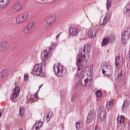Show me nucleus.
<instances>
[{
    "label": "nucleus",
    "instance_id": "20",
    "mask_svg": "<svg viewBox=\"0 0 130 130\" xmlns=\"http://www.w3.org/2000/svg\"><path fill=\"white\" fill-rule=\"evenodd\" d=\"M112 4V3L111 0H107L106 5L108 10L110 8Z\"/></svg>",
    "mask_w": 130,
    "mask_h": 130
},
{
    "label": "nucleus",
    "instance_id": "39",
    "mask_svg": "<svg viewBox=\"0 0 130 130\" xmlns=\"http://www.w3.org/2000/svg\"><path fill=\"white\" fill-rule=\"evenodd\" d=\"M41 63H43L44 66H45L46 65V63L45 60H43V61H42Z\"/></svg>",
    "mask_w": 130,
    "mask_h": 130
},
{
    "label": "nucleus",
    "instance_id": "22",
    "mask_svg": "<svg viewBox=\"0 0 130 130\" xmlns=\"http://www.w3.org/2000/svg\"><path fill=\"white\" fill-rule=\"evenodd\" d=\"M34 22L33 21L30 22L26 26L31 31L34 27Z\"/></svg>",
    "mask_w": 130,
    "mask_h": 130
},
{
    "label": "nucleus",
    "instance_id": "40",
    "mask_svg": "<svg viewBox=\"0 0 130 130\" xmlns=\"http://www.w3.org/2000/svg\"><path fill=\"white\" fill-rule=\"evenodd\" d=\"M38 91H37V92H36V93L34 94V95L35 96V98H38V96H37V95H38L37 93H38Z\"/></svg>",
    "mask_w": 130,
    "mask_h": 130
},
{
    "label": "nucleus",
    "instance_id": "48",
    "mask_svg": "<svg viewBox=\"0 0 130 130\" xmlns=\"http://www.w3.org/2000/svg\"><path fill=\"white\" fill-rule=\"evenodd\" d=\"M25 75L24 76V79H25Z\"/></svg>",
    "mask_w": 130,
    "mask_h": 130
},
{
    "label": "nucleus",
    "instance_id": "13",
    "mask_svg": "<svg viewBox=\"0 0 130 130\" xmlns=\"http://www.w3.org/2000/svg\"><path fill=\"white\" fill-rule=\"evenodd\" d=\"M10 3V0H0V8H4L8 6Z\"/></svg>",
    "mask_w": 130,
    "mask_h": 130
},
{
    "label": "nucleus",
    "instance_id": "36",
    "mask_svg": "<svg viewBox=\"0 0 130 130\" xmlns=\"http://www.w3.org/2000/svg\"><path fill=\"white\" fill-rule=\"evenodd\" d=\"M50 112L48 113L46 117V120L47 122H48L50 120V118H49V114Z\"/></svg>",
    "mask_w": 130,
    "mask_h": 130
},
{
    "label": "nucleus",
    "instance_id": "37",
    "mask_svg": "<svg viewBox=\"0 0 130 130\" xmlns=\"http://www.w3.org/2000/svg\"><path fill=\"white\" fill-rule=\"evenodd\" d=\"M88 78L84 80L85 83L86 85H87V84L88 83Z\"/></svg>",
    "mask_w": 130,
    "mask_h": 130
},
{
    "label": "nucleus",
    "instance_id": "3",
    "mask_svg": "<svg viewBox=\"0 0 130 130\" xmlns=\"http://www.w3.org/2000/svg\"><path fill=\"white\" fill-rule=\"evenodd\" d=\"M42 64L41 63L38 64L34 66L33 71V73L35 75L39 76L41 77H44L45 74L42 72Z\"/></svg>",
    "mask_w": 130,
    "mask_h": 130
},
{
    "label": "nucleus",
    "instance_id": "15",
    "mask_svg": "<svg viewBox=\"0 0 130 130\" xmlns=\"http://www.w3.org/2000/svg\"><path fill=\"white\" fill-rule=\"evenodd\" d=\"M129 104V101L128 100H125L122 106V110L123 111L126 110L128 108V105Z\"/></svg>",
    "mask_w": 130,
    "mask_h": 130
},
{
    "label": "nucleus",
    "instance_id": "4",
    "mask_svg": "<svg viewBox=\"0 0 130 130\" xmlns=\"http://www.w3.org/2000/svg\"><path fill=\"white\" fill-rule=\"evenodd\" d=\"M130 39V29L127 28L122 33L121 36V40L123 43L126 44L128 40Z\"/></svg>",
    "mask_w": 130,
    "mask_h": 130
},
{
    "label": "nucleus",
    "instance_id": "49",
    "mask_svg": "<svg viewBox=\"0 0 130 130\" xmlns=\"http://www.w3.org/2000/svg\"><path fill=\"white\" fill-rule=\"evenodd\" d=\"M35 126V125H34L33 126V127H32V128H34V126Z\"/></svg>",
    "mask_w": 130,
    "mask_h": 130
},
{
    "label": "nucleus",
    "instance_id": "50",
    "mask_svg": "<svg viewBox=\"0 0 130 130\" xmlns=\"http://www.w3.org/2000/svg\"><path fill=\"white\" fill-rule=\"evenodd\" d=\"M95 130H97V129L96 128L95 129Z\"/></svg>",
    "mask_w": 130,
    "mask_h": 130
},
{
    "label": "nucleus",
    "instance_id": "2",
    "mask_svg": "<svg viewBox=\"0 0 130 130\" xmlns=\"http://www.w3.org/2000/svg\"><path fill=\"white\" fill-rule=\"evenodd\" d=\"M56 67L57 71L56 72L55 70V68L54 65L53 67V70L56 76L61 77L63 76L66 73L67 69L63 66L61 65L60 63H58Z\"/></svg>",
    "mask_w": 130,
    "mask_h": 130
},
{
    "label": "nucleus",
    "instance_id": "32",
    "mask_svg": "<svg viewBox=\"0 0 130 130\" xmlns=\"http://www.w3.org/2000/svg\"><path fill=\"white\" fill-rule=\"evenodd\" d=\"M125 12L126 13L127 16H128V17L130 16V9L126 8Z\"/></svg>",
    "mask_w": 130,
    "mask_h": 130
},
{
    "label": "nucleus",
    "instance_id": "18",
    "mask_svg": "<svg viewBox=\"0 0 130 130\" xmlns=\"http://www.w3.org/2000/svg\"><path fill=\"white\" fill-rule=\"evenodd\" d=\"M43 124V122L42 121H39L36 122L34 124L36 127L35 128L37 130H38L42 126Z\"/></svg>",
    "mask_w": 130,
    "mask_h": 130
},
{
    "label": "nucleus",
    "instance_id": "44",
    "mask_svg": "<svg viewBox=\"0 0 130 130\" xmlns=\"http://www.w3.org/2000/svg\"><path fill=\"white\" fill-rule=\"evenodd\" d=\"M2 112L0 111V118L2 116Z\"/></svg>",
    "mask_w": 130,
    "mask_h": 130
},
{
    "label": "nucleus",
    "instance_id": "16",
    "mask_svg": "<svg viewBox=\"0 0 130 130\" xmlns=\"http://www.w3.org/2000/svg\"><path fill=\"white\" fill-rule=\"evenodd\" d=\"M88 32L89 36L92 38L96 36L97 32L96 31L94 30L93 31L91 29H90Z\"/></svg>",
    "mask_w": 130,
    "mask_h": 130
},
{
    "label": "nucleus",
    "instance_id": "8",
    "mask_svg": "<svg viewBox=\"0 0 130 130\" xmlns=\"http://www.w3.org/2000/svg\"><path fill=\"white\" fill-rule=\"evenodd\" d=\"M9 46L8 42L4 40L0 43V52L3 53L7 50Z\"/></svg>",
    "mask_w": 130,
    "mask_h": 130
},
{
    "label": "nucleus",
    "instance_id": "10",
    "mask_svg": "<svg viewBox=\"0 0 130 130\" xmlns=\"http://www.w3.org/2000/svg\"><path fill=\"white\" fill-rule=\"evenodd\" d=\"M51 52L46 48L42 52L41 55V57L42 60H46L50 56Z\"/></svg>",
    "mask_w": 130,
    "mask_h": 130
},
{
    "label": "nucleus",
    "instance_id": "42",
    "mask_svg": "<svg viewBox=\"0 0 130 130\" xmlns=\"http://www.w3.org/2000/svg\"><path fill=\"white\" fill-rule=\"evenodd\" d=\"M43 85V84H41L40 86H39V89L38 91V92L39 91L40 89L41 88V87Z\"/></svg>",
    "mask_w": 130,
    "mask_h": 130
},
{
    "label": "nucleus",
    "instance_id": "47",
    "mask_svg": "<svg viewBox=\"0 0 130 130\" xmlns=\"http://www.w3.org/2000/svg\"><path fill=\"white\" fill-rule=\"evenodd\" d=\"M41 1L42 2H44V0H41Z\"/></svg>",
    "mask_w": 130,
    "mask_h": 130
},
{
    "label": "nucleus",
    "instance_id": "17",
    "mask_svg": "<svg viewBox=\"0 0 130 130\" xmlns=\"http://www.w3.org/2000/svg\"><path fill=\"white\" fill-rule=\"evenodd\" d=\"M110 38L109 37H106L104 38L102 40V46H104L107 45L110 40Z\"/></svg>",
    "mask_w": 130,
    "mask_h": 130
},
{
    "label": "nucleus",
    "instance_id": "26",
    "mask_svg": "<svg viewBox=\"0 0 130 130\" xmlns=\"http://www.w3.org/2000/svg\"><path fill=\"white\" fill-rule=\"evenodd\" d=\"M114 103L112 102L109 101L108 103L107 102L106 107L108 108L111 107L113 106Z\"/></svg>",
    "mask_w": 130,
    "mask_h": 130
},
{
    "label": "nucleus",
    "instance_id": "11",
    "mask_svg": "<svg viewBox=\"0 0 130 130\" xmlns=\"http://www.w3.org/2000/svg\"><path fill=\"white\" fill-rule=\"evenodd\" d=\"M55 20V18L50 15L46 18L45 21L46 25L50 27L53 24Z\"/></svg>",
    "mask_w": 130,
    "mask_h": 130
},
{
    "label": "nucleus",
    "instance_id": "45",
    "mask_svg": "<svg viewBox=\"0 0 130 130\" xmlns=\"http://www.w3.org/2000/svg\"><path fill=\"white\" fill-rule=\"evenodd\" d=\"M51 115L50 116V118L53 115V113L52 112L51 113Z\"/></svg>",
    "mask_w": 130,
    "mask_h": 130
},
{
    "label": "nucleus",
    "instance_id": "51",
    "mask_svg": "<svg viewBox=\"0 0 130 130\" xmlns=\"http://www.w3.org/2000/svg\"><path fill=\"white\" fill-rule=\"evenodd\" d=\"M27 77H26V80H27Z\"/></svg>",
    "mask_w": 130,
    "mask_h": 130
},
{
    "label": "nucleus",
    "instance_id": "25",
    "mask_svg": "<svg viewBox=\"0 0 130 130\" xmlns=\"http://www.w3.org/2000/svg\"><path fill=\"white\" fill-rule=\"evenodd\" d=\"M95 93L96 96L98 97H101L102 96V92L99 90L96 91Z\"/></svg>",
    "mask_w": 130,
    "mask_h": 130
},
{
    "label": "nucleus",
    "instance_id": "43",
    "mask_svg": "<svg viewBox=\"0 0 130 130\" xmlns=\"http://www.w3.org/2000/svg\"><path fill=\"white\" fill-rule=\"evenodd\" d=\"M105 72H106L105 70H102V73L103 74H104L105 73Z\"/></svg>",
    "mask_w": 130,
    "mask_h": 130
},
{
    "label": "nucleus",
    "instance_id": "6",
    "mask_svg": "<svg viewBox=\"0 0 130 130\" xmlns=\"http://www.w3.org/2000/svg\"><path fill=\"white\" fill-rule=\"evenodd\" d=\"M20 91V88L19 87L16 86L15 88L10 96V99L12 101L14 102H16L17 101L16 98L19 95Z\"/></svg>",
    "mask_w": 130,
    "mask_h": 130
},
{
    "label": "nucleus",
    "instance_id": "21",
    "mask_svg": "<svg viewBox=\"0 0 130 130\" xmlns=\"http://www.w3.org/2000/svg\"><path fill=\"white\" fill-rule=\"evenodd\" d=\"M106 69L107 70L106 72L112 74L113 69L112 66L111 65H106Z\"/></svg>",
    "mask_w": 130,
    "mask_h": 130
},
{
    "label": "nucleus",
    "instance_id": "29",
    "mask_svg": "<svg viewBox=\"0 0 130 130\" xmlns=\"http://www.w3.org/2000/svg\"><path fill=\"white\" fill-rule=\"evenodd\" d=\"M82 126V124L80 122H77L76 123V126L77 129H79Z\"/></svg>",
    "mask_w": 130,
    "mask_h": 130
},
{
    "label": "nucleus",
    "instance_id": "5",
    "mask_svg": "<svg viewBox=\"0 0 130 130\" xmlns=\"http://www.w3.org/2000/svg\"><path fill=\"white\" fill-rule=\"evenodd\" d=\"M29 16V13L28 12H24L22 13L21 15L17 17L16 23L18 24L25 21L28 17Z\"/></svg>",
    "mask_w": 130,
    "mask_h": 130
},
{
    "label": "nucleus",
    "instance_id": "46",
    "mask_svg": "<svg viewBox=\"0 0 130 130\" xmlns=\"http://www.w3.org/2000/svg\"><path fill=\"white\" fill-rule=\"evenodd\" d=\"M19 130H23L21 128H20V129H19Z\"/></svg>",
    "mask_w": 130,
    "mask_h": 130
},
{
    "label": "nucleus",
    "instance_id": "24",
    "mask_svg": "<svg viewBox=\"0 0 130 130\" xmlns=\"http://www.w3.org/2000/svg\"><path fill=\"white\" fill-rule=\"evenodd\" d=\"M121 60L120 56L117 57L115 59V65L116 67H118L119 65L121 63Z\"/></svg>",
    "mask_w": 130,
    "mask_h": 130
},
{
    "label": "nucleus",
    "instance_id": "27",
    "mask_svg": "<svg viewBox=\"0 0 130 130\" xmlns=\"http://www.w3.org/2000/svg\"><path fill=\"white\" fill-rule=\"evenodd\" d=\"M24 108L23 107H20V108L19 110V114L20 116H23V114L24 112L23 111V110Z\"/></svg>",
    "mask_w": 130,
    "mask_h": 130
},
{
    "label": "nucleus",
    "instance_id": "14",
    "mask_svg": "<svg viewBox=\"0 0 130 130\" xmlns=\"http://www.w3.org/2000/svg\"><path fill=\"white\" fill-rule=\"evenodd\" d=\"M22 7L21 3L19 2H17L13 4V9L17 11L20 10L21 8Z\"/></svg>",
    "mask_w": 130,
    "mask_h": 130
},
{
    "label": "nucleus",
    "instance_id": "31",
    "mask_svg": "<svg viewBox=\"0 0 130 130\" xmlns=\"http://www.w3.org/2000/svg\"><path fill=\"white\" fill-rule=\"evenodd\" d=\"M55 46L54 44V43H52L50 46V47H49L48 49H49L50 51L52 52L54 49V47Z\"/></svg>",
    "mask_w": 130,
    "mask_h": 130
},
{
    "label": "nucleus",
    "instance_id": "41",
    "mask_svg": "<svg viewBox=\"0 0 130 130\" xmlns=\"http://www.w3.org/2000/svg\"><path fill=\"white\" fill-rule=\"evenodd\" d=\"M122 72V71L121 70H120V72H121V73H120V74H118V75L120 76H121L122 75V74H121V72Z\"/></svg>",
    "mask_w": 130,
    "mask_h": 130
},
{
    "label": "nucleus",
    "instance_id": "12",
    "mask_svg": "<svg viewBox=\"0 0 130 130\" xmlns=\"http://www.w3.org/2000/svg\"><path fill=\"white\" fill-rule=\"evenodd\" d=\"M69 31L70 35L73 36H77L79 32V30L77 28L73 27H70Z\"/></svg>",
    "mask_w": 130,
    "mask_h": 130
},
{
    "label": "nucleus",
    "instance_id": "33",
    "mask_svg": "<svg viewBox=\"0 0 130 130\" xmlns=\"http://www.w3.org/2000/svg\"><path fill=\"white\" fill-rule=\"evenodd\" d=\"M5 76L1 72H0V80H3L5 77Z\"/></svg>",
    "mask_w": 130,
    "mask_h": 130
},
{
    "label": "nucleus",
    "instance_id": "1",
    "mask_svg": "<svg viewBox=\"0 0 130 130\" xmlns=\"http://www.w3.org/2000/svg\"><path fill=\"white\" fill-rule=\"evenodd\" d=\"M83 51H81V55L83 56V57L80 54H78L76 58L77 59V61L76 63V64L77 67V71L76 73L77 75L78 76L81 74L83 72V70H81L79 72L80 70L81 69V68H82V66L81 61L83 58L84 60L86 56L88 57V54L89 52V49L88 48V45H84L83 46Z\"/></svg>",
    "mask_w": 130,
    "mask_h": 130
},
{
    "label": "nucleus",
    "instance_id": "38",
    "mask_svg": "<svg viewBox=\"0 0 130 130\" xmlns=\"http://www.w3.org/2000/svg\"><path fill=\"white\" fill-rule=\"evenodd\" d=\"M61 33H61V32H60L59 34H58V35H56V39H58V38H59V37L60 36V34H61Z\"/></svg>",
    "mask_w": 130,
    "mask_h": 130
},
{
    "label": "nucleus",
    "instance_id": "19",
    "mask_svg": "<svg viewBox=\"0 0 130 130\" xmlns=\"http://www.w3.org/2000/svg\"><path fill=\"white\" fill-rule=\"evenodd\" d=\"M124 117L121 115L119 118L118 117L117 119V121L118 123L121 124L124 121Z\"/></svg>",
    "mask_w": 130,
    "mask_h": 130
},
{
    "label": "nucleus",
    "instance_id": "9",
    "mask_svg": "<svg viewBox=\"0 0 130 130\" xmlns=\"http://www.w3.org/2000/svg\"><path fill=\"white\" fill-rule=\"evenodd\" d=\"M96 113L93 111L89 112L87 118L86 122L87 124H89L96 117Z\"/></svg>",
    "mask_w": 130,
    "mask_h": 130
},
{
    "label": "nucleus",
    "instance_id": "30",
    "mask_svg": "<svg viewBox=\"0 0 130 130\" xmlns=\"http://www.w3.org/2000/svg\"><path fill=\"white\" fill-rule=\"evenodd\" d=\"M107 19V17H105L104 18L103 20V22L101 24H100V25L101 26L104 25L107 22V21L106 22Z\"/></svg>",
    "mask_w": 130,
    "mask_h": 130
},
{
    "label": "nucleus",
    "instance_id": "34",
    "mask_svg": "<svg viewBox=\"0 0 130 130\" xmlns=\"http://www.w3.org/2000/svg\"><path fill=\"white\" fill-rule=\"evenodd\" d=\"M112 74L111 73H106L105 75L107 77L110 78L112 76Z\"/></svg>",
    "mask_w": 130,
    "mask_h": 130
},
{
    "label": "nucleus",
    "instance_id": "35",
    "mask_svg": "<svg viewBox=\"0 0 130 130\" xmlns=\"http://www.w3.org/2000/svg\"><path fill=\"white\" fill-rule=\"evenodd\" d=\"M94 67L93 65L92 66L91 65L90 66V68L89 69V70L90 72V73H91L93 72V69Z\"/></svg>",
    "mask_w": 130,
    "mask_h": 130
},
{
    "label": "nucleus",
    "instance_id": "23",
    "mask_svg": "<svg viewBox=\"0 0 130 130\" xmlns=\"http://www.w3.org/2000/svg\"><path fill=\"white\" fill-rule=\"evenodd\" d=\"M9 71V70L8 69L5 68L2 70L0 72L6 76L8 75Z\"/></svg>",
    "mask_w": 130,
    "mask_h": 130
},
{
    "label": "nucleus",
    "instance_id": "7",
    "mask_svg": "<svg viewBox=\"0 0 130 130\" xmlns=\"http://www.w3.org/2000/svg\"><path fill=\"white\" fill-rule=\"evenodd\" d=\"M98 114L100 120L103 121L105 118L106 115V111L105 109L103 107H99L98 111Z\"/></svg>",
    "mask_w": 130,
    "mask_h": 130
},
{
    "label": "nucleus",
    "instance_id": "28",
    "mask_svg": "<svg viewBox=\"0 0 130 130\" xmlns=\"http://www.w3.org/2000/svg\"><path fill=\"white\" fill-rule=\"evenodd\" d=\"M31 31L27 27H26L24 29V34H27L30 32Z\"/></svg>",
    "mask_w": 130,
    "mask_h": 130
},
{
    "label": "nucleus",
    "instance_id": "52",
    "mask_svg": "<svg viewBox=\"0 0 130 130\" xmlns=\"http://www.w3.org/2000/svg\"><path fill=\"white\" fill-rule=\"evenodd\" d=\"M0 130H1V129H0Z\"/></svg>",
    "mask_w": 130,
    "mask_h": 130
}]
</instances>
